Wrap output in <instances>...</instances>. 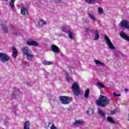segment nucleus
<instances>
[{
	"label": "nucleus",
	"instance_id": "f257e3e1",
	"mask_svg": "<svg viewBox=\"0 0 129 129\" xmlns=\"http://www.w3.org/2000/svg\"><path fill=\"white\" fill-rule=\"evenodd\" d=\"M109 99L103 95H100L98 100L96 101V104L100 107L105 108L109 104Z\"/></svg>",
	"mask_w": 129,
	"mask_h": 129
},
{
	"label": "nucleus",
	"instance_id": "f03ea898",
	"mask_svg": "<svg viewBox=\"0 0 129 129\" xmlns=\"http://www.w3.org/2000/svg\"><path fill=\"white\" fill-rule=\"evenodd\" d=\"M22 51L23 53V56H25L27 60L31 61V60L33 59V52L28 46L22 47Z\"/></svg>",
	"mask_w": 129,
	"mask_h": 129
},
{
	"label": "nucleus",
	"instance_id": "7ed1b4c3",
	"mask_svg": "<svg viewBox=\"0 0 129 129\" xmlns=\"http://www.w3.org/2000/svg\"><path fill=\"white\" fill-rule=\"evenodd\" d=\"M59 99L62 104H69L73 100L72 98L66 96H60Z\"/></svg>",
	"mask_w": 129,
	"mask_h": 129
},
{
	"label": "nucleus",
	"instance_id": "20e7f679",
	"mask_svg": "<svg viewBox=\"0 0 129 129\" xmlns=\"http://www.w3.org/2000/svg\"><path fill=\"white\" fill-rule=\"evenodd\" d=\"M10 58L9 55L3 52H0V61L3 63H6L8 61H10Z\"/></svg>",
	"mask_w": 129,
	"mask_h": 129
},
{
	"label": "nucleus",
	"instance_id": "39448f33",
	"mask_svg": "<svg viewBox=\"0 0 129 129\" xmlns=\"http://www.w3.org/2000/svg\"><path fill=\"white\" fill-rule=\"evenodd\" d=\"M72 88L74 90V94L76 95V96H78L80 94L79 85L77 83L74 84L72 86Z\"/></svg>",
	"mask_w": 129,
	"mask_h": 129
},
{
	"label": "nucleus",
	"instance_id": "423d86ee",
	"mask_svg": "<svg viewBox=\"0 0 129 129\" xmlns=\"http://www.w3.org/2000/svg\"><path fill=\"white\" fill-rule=\"evenodd\" d=\"M104 39L106 41V43L107 45H108L109 48L111 49V50H114L115 49V47L112 44V42H111V41H110V39L109 38H108V36L107 35H104Z\"/></svg>",
	"mask_w": 129,
	"mask_h": 129
},
{
	"label": "nucleus",
	"instance_id": "0eeeda50",
	"mask_svg": "<svg viewBox=\"0 0 129 129\" xmlns=\"http://www.w3.org/2000/svg\"><path fill=\"white\" fill-rule=\"evenodd\" d=\"M121 28H125V29H129V22L128 21L124 20H122L119 25Z\"/></svg>",
	"mask_w": 129,
	"mask_h": 129
},
{
	"label": "nucleus",
	"instance_id": "6e6552de",
	"mask_svg": "<svg viewBox=\"0 0 129 129\" xmlns=\"http://www.w3.org/2000/svg\"><path fill=\"white\" fill-rule=\"evenodd\" d=\"M27 45L29 46H33V47H38L39 43L35 41H33L31 39H28L27 42Z\"/></svg>",
	"mask_w": 129,
	"mask_h": 129
},
{
	"label": "nucleus",
	"instance_id": "1a4fd4ad",
	"mask_svg": "<svg viewBox=\"0 0 129 129\" xmlns=\"http://www.w3.org/2000/svg\"><path fill=\"white\" fill-rule=\"evenodd\" d=\"M51 51L56 54H59L60 52V48H59V47L55 44L51 45Z\"/></svg>",
	"mask_w": 129,
	"mask_h": 129
},
{
	"label": "nucleus",
	"instance_id": "9d476101",
	"mask_svg": "<svg viewBox=\"0 0 129 129\" xmlns=\"http://www.w3.org/2000/svg\"><path fill=\"white\" fill-rule=\"evenodd\" d=\"M120 36L122 38V39H124V40H125V41H127L129 42V36H127L124 32H121L120 33Z\"/></svg>",
	"mask_w": 129,
	"mask_h": 129
},
{
	"label": "nucleus",
	"instance_id": "9b49d317",
	"mask_svg": "<svg viewBox=\"0 0 129 129\" xmlns=\"http://www.w3.org/2000/svg\"><path fill=\"white\" fill-rule=\"evenodd\" d=\"M1 27L5 34H8V33H9V29H8V26H7V25H5L4 23H1Z\"/></svg>",
	"mask_w": 129,
	"mask_h": 129
},
{
	"label": "nucleus",
	"instance_id": "f8f14e48",
	"mask_svg": "<svg viewBox=\"0 0 129 129\" xmlns=\"http://www.w3.org/2000/svg\"><path fill=\"white\" fill-rule=\"evenodd\" d=\"M21 13L22 15H24V16H27L28 15V9L25 7H22L21 8Z\"/></svg>",
	"mask_w": 129,
	"mask_h": 129
},
{
	"label": "nucleus",
	"instance_id": "ddd939ff",
	"mask_svg": "<svg viewBox=\"0 0 129 129\" xmlns=\"http://www.w3.org/2000/svg\"><path fill=\"white\" fill-rule=\"evenodd\" d=\"M12 50L13 51V53L12 54L13 58H17V56H18V50L15 46L13 47Z\"/></svg>",
	"mask_w": 129,
	"mask_h": 129
},
{
	"label": "nucleus",
	"instance_id": "4468645a",
	"mask_svg": "<svg viewBox=\"0 0 129 129\" xmlns=\"http://www.w3.org/2000/svg\"><path fill=\"white\" fill-rule=\"evenodd\" d=\"M31 125V123L29 121H26L24 123V129H30V126Z\"/></svg>",
	"mask_w": 129,
	"mask_h": 129
},
{
	"label": "nucleus",
	"instance_id": "2eb2a0df",
	"mask_svg": "<svg viewBox=\"0 0 129 129\" xmlns=\"http://www.w3.org/2000/svg\"><path fill=\"white\" fill-rule=\"evenodd\" d=\"M13 89L14 90V91L13 92H16V91H20V90H19L18 88H16V87H13ZM11 98H12V99H15V98H16V95H15V94L14 93H13L11 95Z\"/></svg>",
	"mask_w": 129,
	"mask_h": 129
},
{
	"label": "nucleus",
	"instance_id": "dca6fc26",
	"mask_svg": "<svg viewBox=\"0 0 129 129\" xmlns=\"http://www.w3.org/2000/svg\"><path fill=\"white\" fill-rule=\"evenodd\" d=\"M87 113L89 115H94V110L92 108H89L87 111Z\"/></svg>",
	"mask_w": 129,
	"mask_h": 129
},
{
	"label": "nucleus",
	"instance_id": "f3484780",
	"mask_svg": "<svg viewBox=\"0 0 129 129\" xmlns=\"http://www.w3.org/2000/svg\"><path fill=\"white\" fill-rule=\"evenodd\" d=\"M95 34H96V35L95 36L94 40L95 41H97L99 40V33L98 32V30H95Z\"/></svg>",
	"mask_w": 129,
	"mask_h": 129
},
{
	"label": "nucleus",
	"instance_id": "a211bd4d",
	"mask_svg": "<svg viewBox=\"0 0 129 129\" xmlns=\"http://www.w3.org/2000/svg\"><path fill=\"white\" fill-rule=\"evenodd\" d=\"M107 120L109 121V122H111V123H113L114 124L115 123V121L113 120V119L111 117L108 116L107 117Z\"/></svg>",
	"mask_w": 129,
	"mask_h": 129
},
{
	"label": "nucleus",
	"instance_id": "6ab92c4d",
	"mask_svg": "<svg viewBox=\"0 0 129 129\" xmlns=\"http://www.w3.org/2000/svg\"><path fill=\"white\" fill-rule=\"evenodd\" d=\"M84 97L85 98H88L89 97V89H87L86 91H85V94H84Z\"/></svg>",
	"mask_w": 129,
	"mask_h": 129
},
{
	"label": "nucleus",
	"instance_id": "aec40b11",
	"mask_svg": "<svg viewBox=\"0 0 129 129\" xmlns=\"http://www.w3.org/2000/svg\"><path fill=\"white\" fill-rule=\"evenodd\" d=\"M38 25L40 27H42V26H44V25H46V21L40 20L38 22Z\"/></svg>",
	"mask_w": 129,
	"mask_h": 129
},
{
	"label": "nucleus",
	"instance_id": "412c9836",
	"mask_svg": "<svg viewBox=\"0 0 129 129\" xmlns=\"http://www.w3.org/2000/svg\"><path fill=\"white\" fill-rule=\"evenodd\" d=\"M83 123V120H76L74 123H73V124L74 125H77V124H82Z\"/></svg>",
	"mask_w": 129,
	"mask_h": 129
},
{
	"label": "nucleus",
	"instance_id": "4be33fe9",
	"mask_svg": "<svg viewBox=\"0 0 129 129\" xmlns=\"http://www.w3.org/2000/svg\"><path fill=\"white\" fill-rule=\"evenodd\" d=\"M50 124H51L50 129H58V128L54 125V123L52 122H48V126H50Z\"/></svg>",
	"mask_w": 129,
	"mask_h": 129
},
{
	"label": "nucleus",
	"instance_id": "5701e85b",
	"mask_svg": "<svg viewBox=\"0 0 129 129\" xmlns=\"http://www.w3.org/2000/svg\"><path fill=\"white\" fill-rule=\"evenodd\" d=\"M98 113L99 114H100V115H101V116H103V117H105V113L103 112V111H102V110L99 109Z\"/></svg>",
	"mask_w": 129,
	"mask_h": 129
},
{
	"label": "nucleus",
	"instance_id": "b1692460",
	"mask_svg": "<svg viewBox=\"0 0 129 129\" xmlns=\"http://www.w3.org/2000/svg\"><path fill=\"white\" fill-rule=\"evenodd\" d=\"M15 2H16V1L11 0V2L9 3V5L12 9L15 8Z\"/></svg>",
	"mask_w": 129,
	"mask_h": 129
},
{
	"label": "nucleus",
	"instance_id": "393cba45",
	"mask_svg": "<svg viewBox=\"0 0 129 129\" xmlns=\"http://www.w3.org/2000/svg\"><path fill=\"white\" fill-rule=\"evenodd\" d=\"M53 64V61H49L47 60H44L43 62V65H52Z\"/></svg>",
	"mask_w": 129,
	"mask_h": 129
},
{
	"label": "nucleus",
	"instance_id": "a878e982",
	"mask_svg": "<svg viewBox=\"0 0 129 129\" xmlns=\"http://www.w3.org/2000/svg\"><path fill=\"white\" fill-rule=\"evenodd\" d=\"M97 84L99 86V87H101V88H105V86L103 84H101V83L100 82H97Z\"/></svg>",
	"mask_w": 129,
	"mask_h": 129
},
{
	"label": "nucleus",
	"instance_id": "bb28decb",
	"mask_svg": "<svg viewBox=\"0 0 129 129\" xmlns=\"http://www.w3.org/2000/svg\"><path fill=\"white\" fill-rule=\"evenodd\" d=\"M89 17L94 22L95 21V17H94V16L91 15V14H89Z\"/></svg>",
	"mask_w": 129,
	"mask_h": 129
},
{
	"label": "nucleus",
	"instance_id": "cd10ccee",
	"mask_svg": "<svg viewBox=\"0 0 129 129\" xmlns=\"http://www.w3.org/2000/svg\"><path fill=\"white\" fill-rule=\"evenodd\" d=\"M116 112H117V109H115L110 112V114L111 115H113L114 114H115Z\"/></svg>",
	"mask_w": 129,
	"mask_h": 129
},
{
	"label": "nucleus",
	"instance_id": "c85d7f7f",
	"mask_svg": "<svg viewBox=\"0 0 129 129\" xmlns=\"http://www.w3.org/2000/svg\"><path fill=\"white\" fill-rule=\"evenodd\" d=\"M69 32V37L70 38V39H73V33L71 31H68Z\"/></svg>",
	"mask_w": 129,
	"mask_h": 129
},
{
	"label": "nucleus",
	"instance_id": "c756f323",
	"mask_svg": "<svg viewBox=\"0 0 129 129\" xmlns=\"http://www.w3.org/2000/svg\"><path fill=\"white\" fill-rule=\"evenodd\" d=\"M98 12L100 15H102V14H103V9L101 8H99Z\"/></svg>",
	"mask_w": 129,
	"mask_h": 129
},
{
	"label": "nucleus",
	"instance_id": "7c9ffc66",
	"mask_svg": "<svg viewBox=\"0 0 129 129\" xmlns=\"http://www.w3.org/2000/svg\"><path fill=\"white\" fill-rule=\"evenodd\" d=\"M71 79H72L70 77V76L68 74H67L66 75V80H67V81H68L69 82V81H70L71 80Z\"/></svg>",
	"mask_w": 129,
	"mask_h": 129
},
{
	"label": "nucleus",
	"instance_id": "2f4dec72",
	"mask_svg": "<svg viewBox=\"0 0 129 129\" xmlns=\"http://www.w3.org/2000/svg\"><path fill=\"white\" fill-rule=\"evenodd\" d=\"M88 4H93L94 2H95V0H85Z\"/></svg>",
	"mask_w": 129,
	"mask_h": 129
},
{
	"label": "nucleus",
	"instance_id": "473e14b6",
	"mask_svg": "<svg viewBox=\"0 0 129 129\" xmlns=\"http://www.w3.org/2000/svg\"><path fill=\"white\" fill-rule=\"evenodd\" d=\"M62 32H64V33H67V34L68 33V32H69L67 31V28H62Z\"/></svg>",
	"mask_w": 129,
	"mask_h": 129
},
{
	"label": "nucleus",
	"instance_id": "72a5a7b5",
	"mask_svg": "<svg viewBox=\"0 0 129 129\" xmlns=\"http://www.w3.org/2000/svg\"><path fill=\"white\" fill-rule=\"evenodd\" d=\"M113 95H114V96H115V97H117L118 96H120L121 95H120V94H116V92H114V93H113Z\"/></svg>",
	"mask_w": 129,
	"mask_h": 129
},
{
	"label": "nucleus",
	"instance_id": "f704fd0d",
	"mask_svg": "<svg viewBox=\"0 0 129 129\" xmlns=\"http://www.w3.org/2000/svg\"><path fill=\"white\" fill-rule=\"evenodd\" d=\"M95 62L96 65H99V64H100V61H99V60H95Z\"/></svg>",
	"mask_w": 129,
	"mask_h": 129
},
{
	"label": "nucleus",
	"instance_id": "c9c22d12",
	"mask_svg": "<svg viewBox=\"0 0 129 129\" xmlns=\"http://www.w3.org/2000/svg\"><path fill=\"white\" fill-rule=\"evenodd\" d=\"M61 2H62V0H54V3H55V4H59L61 3Z\"/></svg>",
	"mask_w": 129,
	"mask_h": 129
},
{
	"label": "nucleus",
	"instance_id": "e433bc0d",
	"mask_svg": "<svg viewBox=\"0 0 129 129\" xmlns=\"http://www.w3.org/2000/svg\"><path fill=\"white\" fill-rule=\"evenodd\" d=\"M99 64H100V65H101V66H105V64H104V62H102V61H100V62Z\"/></svg>",
	"mask_w": 129,
	"mask_h": 129
},
{
	"label": "nucleus",
	"instance_id": "4c0bfd02",
	"mask_svg": "<svg viewBox=\"0 0 129 129\" xmlns=\"http://www.w3.org/2000/svg\"><path fill=\"white\" fill-rule=\"evenodd\" d=\"M124 91L125 92H127L128 91V90L127 89H125Z\"/></svg>",
	"mask_w": 129,
	"mask_h": 129
},
{
	"label": "nucleus",
	"instance_id": "58836bf2",
	"mask_svg": "<svg viewBox=\"0 0 129 129\" xmlns=\"http://www.w3.org/2000/svg\"><path fill=\"white\" fill-rule=\"evenodd\" d=\"M27 85H29L30 83H27Z\"/></svg>",
	"mask_w": 129,
	"mask_h": 129
},
{
	"label": "nucleus",
	"instance_id": "ea45409f",
	"mask_svg": "<svg viewBox=\"0 0 129 129\" xmlns=\"http://www.w3.org/2000/svg\"><path fill=\"white\" fill-rule=\"evenodd\" d=\"M128 120H129V114H128Z\"/></svg>",
	"mask_w": 129,
	"mask_h": 129
}]
</instances>
